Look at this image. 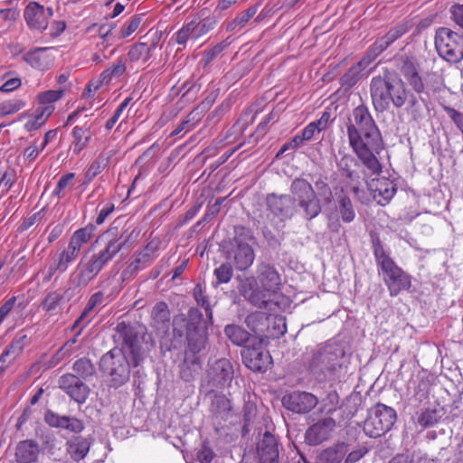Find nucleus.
<instances>
[{
  "label": "nucleus",
  "instance_id": "f257e3e1",
  "mask_svg": "<svg viewBox=\"0 0 463 463\" xmlns=\"http://www.w3.org/2000/svg\"><path fill=\"white\" fill-rule=\"evenodd\" d=\"M114 337L122 344V348H114L102 355L99 366L110 377L111 384L119 387L128 381L130 366H139L147 352L137 329L125 322L117 325Z\"/></svg>",
  "mask_w": 463,
  "mask_h": 463
},
{
  "label": "nucleus",
  "instance_id": "f03ea898",
  "mask_svg": "<svg viewBox=\"0 0 463 463\" xmlns=\"http://www.w3.org/2000/svg\"><path fill=\"white\" fill-rule=\"evenodd\" d=\"M352 116L354 121L346 126L349 146L370 175H379L383 167L378 156L384 148L381 131L364 104L354 108Z\"/></svg>",
  "mask_w": 463,
  "mask_h": 463
},
{
  "label": "nucleus",
  "instance_id": "7ed1b4c3",
  "mask_svg": "<svg viewBox=\"0 0 463 463\" xmlns=\"http://www.w3.org/2000/svg\"><path fill=\"white\" fill-rule=\"evenodd\" d=\"M194 298L199 306L203 307L208 317L204 319L201 310L196 307L189 309L186 321V342L184 357L180 364V377L190 382L194 379L202 369V359L200 353L203 351L208 340L207 326L213 322V311L209 301L203 294L202 288L197 285L194 289Z\"/></svg>",
  "mask_w": 463,
  "mask_h": 463
},
{
  "label": "nucleus",
  "instance_id": "20e7f679",
  "mask_svg": "<svg viewBox=\"0 0 463 463\" xmlns=\"http://www.w3.org/2000/svg\"><path fill=\"white\" fill-rule=\"evenodd\" d=\"M370 95L376 111H385L392 104L395 109H401L406 104L408 90L405 83L399 75L388 69L372 78Z\"/></svg>",
  "mask_w": 463,
  "mask_h": 463
},
{
  "label": "nucleus",
  "instance_id": "39448f33",
  "mask_svg": "<svg viewBox=\"0 0 463 463\" xmlns=\"http://www.w3.org/2000/svg\"><path fill=\"white\" fill-rule=\"evenodd\" d=\"M345 354L344 347L333 341L317 345L312 350L308 363L310 373L318 382L331 380L335 372L342 367Z\"/></svg>",
  "mask_w": 463,
  "mask_h": 463
},
{
  "label": "nucleus",
  "instance_id": "423d86ee",
  "mask_svg": "<svg viewBox=\"0 0 463 463\" xmlns=\"http://www.w3.org/2000/svg\"><path fill=\"white\" fill-rule=\"evenodd\" d=\"M254 236L252 232L244 226L234 227V236L224 247L226 259L241 271L247 270L255 260L252 248Z\"/></svg>",
  "mask_w": 463,
  "mask_h": 463
},
{
  "label": "nucleus",
  "instance_id": "0eeeda50",
  "mask_svg": "<svg viewBox=\"0 0 463 463\" xmlns=\"http://www.w3.org/2000/svg\"><path fill=\"white\" fill-rule=\"evenodd\" d=\"M373 247L376 263L383 272V279L390 295L396 296L402 290L408 289L411 287V277L390 258L378 239L373 241Z\"/></svg>",
  "mask_w": 463,
  "mask_h": 463
},
{
  "label": "nucleus",
  "instance_id": "6e6552de",
  "mask_svg": "<svg viewBox=\"0 0 463 463\" xmlns=\"http://www.w3.org/2000/svg\"><path fill=\"white\" fill-rule=\"evenodd\" d=\"M396 419L397 414L394 409L377 403L368 412L364 423V431L370 438H379L392 429Z\"/></svg>",
  "mask_w": 463,
  "mask_h": 463
},
{
  "label": "nucleus",
  "instance_id": "1a4fd4ad",
  "mask_svg": "<svg viewBox=\"0 0 463 463\" xmlns=\"http://www.w3.org/2000/svg\"><path fill=\"white\" fill-rule=\"evenodd\" d=\"M435 47L439 55L449 62L463 60V37L449 28L440 27L436 31Z\"/></svg>",
  "mask_w": 463,
  "mask_h": 463
},
{
  "label": "nucleus",
  "instance_id": "9d476101",
  "mask_svg": "<svg viewBox=\"0 0 463 463\" xmlns=\"http://www.w3.org/2000/svg\"><path fill=\"white\" fill-rule=\"evenodd\" d=\"M247 326L259 337H278L286 331L281 317L268 316L264 312L257 311L247 316Z\"/></svg>",
  "mask_w": 463,
  "mask_h": 463
},
{
  "label": "nucleus",
  "instance_id": "9b49d317",
  "mask_svg": "<svg viewBox=\"0 0 463 463\" xmlns=\"http://www.w3.org/2000/svg\"><path fill=\"white\" fill-rule=\"evenodd\" d=\"M217 21L214 17H204L202 19L194 18L189 23L184 24L177 32H175L172 39L182 46H185L189 40L196 41L206 35L216 26Z\"/></svg>",
  "mask_w": 463,
  "mask_h": 463
},
{
  "label": "nucleus",
  "instance_id": "f8f14e48",
  "mask_svg": "<svg viewBox=\"0 0 463 463\" xmlns=\"http://www.w3.org/2000/svg\"><path fill=\"white\" fill-rule=\"evenodd\" d=\"M317 403L318 399L316 395L304 391H293L286 393L282 398L283 407L298 414L309 412Z\"/></svg>",
  "mask_w": 463,
  "mask_h": 463
},
{
  "label": "nucleus",
  "instance_id": "ddd939ff",
  "mask_svg": "<svg viewBox=\"0 0 463 463\" xmlns=\"http://www.w3.org/2000/svg\"><path fill=\"white\" fill-rule=\"evenodd\" d=\"M24 19L27 25L33 30L43 31L53 15L52 7H44L36 2H31L24 9Z\"/></svg>",
  "mask_w": 463,
  "mask_h": 463
},
{
  "label": "nucleus",
  "instance_id": "4468645a",
  "mask_svg": "<svg viewBox=\"0 0 463 463\" xmlns=\"http://www.w3.org/2000/svg\"><path fill=\"white\" fill-rule=\"evenodd\" d=\"M397 66L411 88L418 94L423 93L425 84L422 77L419 73L418 64L415 59L402 55L398 59Z\"/></svg>",
  "mask_w": 463,
  "mask_h": 463
},
{
  "label": "nucleus",
  "instance_id": "2eb2a0df",
  "mask_svg": "<svg viewBox=\"0 0 463 463\" xmlns=\"http://www.w3.org/2000/svg\"><path fill=\"white\" fill-rule=\"evenodd\" d=\"M244 364L254 372L265 371L271 364V356L261 345L246 346L241 350Z\"/></svg>",
  "mask_w": 463,
  "mask_h": 463
},
{
  "label": "nucleus",
  "instance_id": "dca6fc26",
  "mask_svg": "<svg viewBox=\"0 0 463 463\" xmlns=\"http://www.w3.org/2000/svg\"><path fill=\"white\" fill-rule=\"evenodd\" d=\"M335 426V420L331 417H325L319 420L306 430V442L311 446L323 443L330 438Z\"/></svg>",
  "mask_w": 463,
  "mask_h": 463
},
{
  "label": "nucleus",
  "instance_id": "f3484780",
  "mask_svg": "<svg viewBox=\"0 0 463 463\" xmlns=\"http://www.w3.org/2000/svg\"><path fill=\"white\" fill-rule=\"evenodd\" d=\"M209 376L213 386L224 388L231 385L234 377L233 365L229 359L222 358L212 364Z\"/></svg>",
  "mask_w": 463,
  "mask_h": 463
},
{
  "label": "nucleus",
  "instance_id": "a211bd4d",
  "mask_svg": "<svg viewBox=\"0 0 463 463\" xmlns=\"http://www.w3.org/2000/svg\"><path fill=\"white\" fill-rule=\"evenodd\" d=\"M240 294L251 305L262 308L267 306L266 291L261 290L254 277H245L241 279L238 287Z\"/></svg>",
  "mask_w": 463,
  "mask_h": 463
},
{
  "label": "nucleus",
  "instance_id": "6ab92c4d",
  "mask_svg": "<svg viewBox=\"0 0 463 463\" xmlns=\"http://www.w3.org/2000/svg\"><path fill=\"white\" fill-rule=\"evenodd\" d=\"M59 386L72 400L78 403L86 402L89 395V387L73 373H66L60 377Z\"/></svg>",
  "mask_w": 463,
  "mask_h": 463
},
{
  "label": "nucleus",
  "instance_id": "aec40b11",
  "mask_svg": "<svg viewBox=\"0 0 463 463\" xmlns=\"http://www.w3.org/2000/svg\"><path fill=\"white\" fill-rule=\"evenodd\" d=\"M354 181L348 179L339 181L333 188L330 195V203H351L352 201H362L364 191L361 190Z\"/></svg>",
  "mask_w": 463,
  "mask_h": 463
},
{
  "label": "nucleus",
  "instance_id": "412c9836",
  "mask_svg": "<svg viewBox=\"0 0 463 463\" xmlns=\"http://www.w3.org/2000/svg\"><path fill=\"white\" fill-rule=\"evenodd\" d=\"M111 235H115L114 229L108 230L104 236L108 238L106 247L101 250L99 253L92 255L91 257L97 260V262L103 268L112 258L119 252V250L126 244L127 240L120 237L109 238Z\"/></svg>",
  "mask_w": 463,
  "mask_h": 463
},
{
  "label": "nucleus",
  "instance_id": "4be33fe9",
  "mask_svg": "<svg viewBox=\"0 0 463 463\" xmlns=\"http://www.w3.org/2000/svg\"><path fill=\"white\" fill-rule=\"evenodd\" d=\"M258 279L266 292L276 293L281 286V279L277 269L270 264L261 263L258 266Z\"/></svg>",
  "mask_w": 463,
  "mask_h": 463
},
{
  "label": "nucleus",
  "instance_id": "5701e85b",
  "mask_svg": "<svg viewBox=\"0 0 463 463\" xmlns=\"http://www.w3.org/2000/svg\"><path fill=\"white\" fill-rule=\"evenodd\" d=\"M257 449L260 463H279L278 442L269 431L263 434Z\"/></svg>",
  "mask_w": 463,
  "mask_h": 463
},
{
  "label": "nucleus",
  "instance_id": "b1692460",
  "mask_svg": "<svg viewBox=\"0 0 463 463\" xmlns=\"http://www.w3.org/2000/svg\"><path fill=\"white\" fill-rule=\"evenodd\" d=\"M103 268L92 257L86 262H80L75 271L71 275L84 288L99 273Z\"/></svg>",
  "mask_w": 463,
  "mask_h": 463
},
{
  "label": "nucleus",
  "instance_id": "393cba45",
  "mask_svg": "<svg viewBox=\"0 0 463 463\" xmlns=\"http://www.w3.org/2000/svg\"><path fill=\"white\" fill-rule=\"evenodd\" d=\"M40 453L39 444L33 439L20 441L16 448L14 458L17 463H34Z\"/></svg>",
  "mask_w": 463,
  "mask_h": 463
},
{
  "label": "nucleus",
  "instance_id": "a878e982",
  "mask_svg": "<svg viewBox=\"0 0 463 463\" xmlns=\"http://www.w3.org/2000/svg\"><path fill=\"white\" fill-rule=\"evenodd\" d=\"M49 49L47 47L35 48L24 53L23 59L34 69L40 71L48 70L53 61L52 57L47 54Z\"/></svg>",
  "mask_w": 463,
  "mask_h": 463
},
{
  "label": "nucleus",
  "instance_id": "bb28decb",
  "mask_svg": "<svg viewBox=\"0 0 463 463\" xmlns=\"http://www.w3.org/2000/svg\"><path fill=\"white\" fill-rule=\"evenodd\" d=\"M348 450V443L337 442L320 451L316 463H341Z\"/></svg>",
  "mask_w": 463,
  "mask_h": 463
},
{
  "label": "nucleus",
  "instance_id": "cd10ccee",
  "mask_svg": "<svg viewBox=\"0 0 463 463\" xmlns=\"http://www.w3.org/2000/svg\"><path fill=\"white\" fill-rule=\"evenodd\" d=\"M156 48V43L150 44L146 43H137L133 44L128 52V59L129 62L145 66L152 56L153 52Z\"/></svg>",
  "mask_w": 463,
  "mask_h": 463
},
{
  "label": "nucleus",
  "instance_id": "c85d7f7f",
  "mask_svg": "<svg viewBox=\"0 0 463 463\" xmlns=\"http://www.w3.org/2000/svg\"><path fill=\"white\" fill-rule=\"evenodd\" d=\"M294 202L312 203L316 198V192L312 185L303 178H296L290 186Z\"/></svg>",
  "mask_w": 463,
  "mask_h": 463
},
{
  "label": "nucleus",
  "instance_id": "c756f323",
  "mask_svg": "<svg viewBox=\"0 0 463 463\" xmlns=\"http://www.w3.org/2000/svg\"><path fill=\"white\" fill-rule=\"evenodd\" d=\"M362 164L361 160L355 158L353 155L345 153L336 162V167L340 175L350 180L355 181L359 179V174L356 168Z\"/></svg>",
  "mask_w": 463,
  "mask_h": 463
},
{
  "label": "nucleus",
  "instance_id": "7c9ffc66",
  "mask_svg": "<svg viewBox=\"0 0 463 463\" xmlns=\"http://www.w3.org/2000/svg\"><path fill=\"white\" fill-rule=\"evenodd\" d=\"M231 401L222 393H215L212 399L210 411L216 420H227L232 415Z\"/></svg>",
  "mask_w": 463,
  "mask_h": 463
},
{
  "label": "nucleus",
  "instance_id": "2f4dec72",
  "mask_svg": "<svg viewBox=\"0 0 463 463\" xmlns=\"http://www.w3.org/2000/svg\"><path fill=\"white\" fill-rule=\"evenodd\" d=\"M90 441L83 437L78 436L66 442V451L73 461L83 459L90 451Z\"/></svg>",
  "mask_w": 463,
  "mask_h": 463
},
{
  "label": "nucleus",
  "instance_id": "473e14b6",
  "mask_svg": "<svg viewBox=\"0 0 463 463\" xmlns=\"http://www.w3.org/2000/svg\"><path fill=\"white\" fill-rule=\"evenodd\" d=\"M92 125L85 123L83 126H75L72 129L71 136L74 139L72 145V152L79 155L84 148H86L91 140Z\"/></svg>",
  "mask_w": 463,
  "mask_h": 463
},
{
  "label": "nucleus",
  "instance_id": "72a5a7b5",
  "mask_svg": "<svg viewBox=\"0 0 463 463\" xmlns=\"http://www.w3.org/2000/svg\"><path fill=\"white\" fill-rule=\"evenodd\" d=\"M373 198L377 203L381 202V199L390 201L397 191L396 185L389 181L388 179H381L370 184Z\"/></svg>",
  "mask_w": 463,
  "mask_h": 463
},
{
  "label": "nucleus",
  "instance_id": "f704fd0d",
  "mask_svg": "<svg viewBox=\"0 0 463 463\" xmlns=\"http://www.w3.org/2000/svg\"><path fill=\"white\" fill-rule=\"evenodd\" d=\"M53 111V105L39 106L24 124L25 130L30 132L39 129Z\"/></svg>",
  "mask_w": 463,
  "mask_h": 463
},
{
  "label": "nucleus",
  "instance_id": "c9c22d12",
  "mask_svg": "<svg viewBox=\"0 0 463 463\" xmlns=\"http://www.w3.org/2000/svg\"><path fill=\"white\" fill-rule=\"evenodd\" d=\"M367 67L366 62L362 60L350 67L339 80L341 87L345 90L352 89L364 76V71Z\"/></svg>",
  "mask_w": 463,
  "mask_h": 463
},
{
  "label": "nucleus",
  "instance_id": "e433bc0d",
  "mask_svg": "<svg viewBox=\"0 0 463 463\" xmlns=\"http://www.w3.org/2000/svg\"><path fill=\"white\" fill-rule=\"evenodd\" d=\"M151 317L154 326L157 329H165L170 322V310L165 302H158L152 308Z\"/></svg>",
  "mask_w": 463,
  "mask_h": 463
},
{
  "label": "nucleus",
  "instance_id": "4c0bfd02",
  "mask_svg": "<svg viewBox=\"0 0 463 463\" xmlns=\"http://www.w3.org/2000/svg\"><path fill=\"white\" fill-rule=\"evenodd\" d=\"M407 32V28L403 24L397 25L391 28L383 36L378 38L375 42L384 52L391 46L396 40L401 38Z\"/></svg>",
  "mask_w": 463,
  "mask_h": 463
},
{
  "label": "nucleus",
  "instance_id": "58836bf2",
  "mask_svg": "<svg viewBox=\"0 0 463 463\" xmlns=\"http://www.w3.org/2000/svg\"><path fill=\"white\" fill-rule=\"evenodd\" d=\"M224 334L236 345H243L250 339V333L236 325L226 326Z\"/></svg>",
  "mask_w": 463,
  "mask_h": 463
},
{
  "label": "nucleus",
  "instance_id": "ea45409f",
  "mask_svg": "<svg viewBox=\"0 0 463 463\" xmlns=\"http://www.w3.org/2000/svg\"><path fill=\"white\" fill-rule=\"evenodd\" d=\"M72 370L75 373L74 375L79 377V379H80L81 381L89 379L96 372L95 367L90 362V360L86 357L78 359L73 364Z\"/></svg>",
  "mask_w": 463,
  "mask_h": 463
},
{
  "label": "nucleus",
  "instance_id": "a19ab883",
  "mask_svg": "<svg viewBox=\"0 0 463 463\" xmlns=\"http://www.w3.org/2000/svg\"><path fill=\"white\" fill-rule=\"evenodd\" d=\"M442 414L440 409H425L418 417V424L424 429L432 427L439 422Z\"/></svg>",
  "mask_w": 463,
  "mask_h": 463
},
{
  "label": "nucleus",
  "instance_id": "79ce46f5",
  "mask_svg": "<svg viewBox=\"0 0 463 463\" xmlns=\"http://www.w3.org/2000/svg\"><path fill=\"white\" fill-rule=\"evenodd\" d=\"M335 206V212H331L328 214L329 222H332L333 220H337L338 215L340 214L342 220L345 222H350L354 218V211L353 209V204H333Z\"/></svg>",
  "mask_w": 463,
  "mask_h": 463
},
{
  "label": "nucleus",
  "instance_id": "37998d69",
  "mask_svg": "<svg viewBox=\"0 0 463 463\" xmlns=\"http://www.w3.org/2000/svg\"><path fill=\"white\" fill-rule=\"evenodd\" d=\"M31 343L30 337L25 334H19L13 342L6 347L10 354L11 359H16L23 353L24 349Z\"/></svg>",
  "mask_w": 463,
  "mask_h": 463
},
{
  "label": "nucleus",
  "instance_id": "c03bdc74",
  "mask_svg": "<svg viewBox=\"0 0 463 463\" xmlns=\"http://www.w3.org/2000/svg\"><path fill=\"white\" fill-rule=\"evenodd\" d=\"M145 14H136L130 18L129 21L126 22L118 32V38L124 39L130 36L139 27L143 22Z\"/></svg>",
  "mask_w": 463,
  "mask_h": 463
},
{
  "label": "nucleus",
  "instance_id": "a18cd8bd",
  "mask_svg": "<svg viewBox=\"0 0 463 463\" xmlns=\"http://www.w3.org/2000/svg\"><path fill=\"white\" fill-rule=\"evenodd\" d=\"M258 11L257 6H250L245 12L239 14L227 26V30H235L237 26L244 27Z\"/></svg>",
  "mask_w": 463,
  "mask_h": 463
},
{
  "label": "nucleus",
  "instance_id": "49530a36",
  "mask_svg": "<svg viewBox=\"0 0 463 463\" xmlns=\"http://www.w3.org/2000/svg\"><path fill=\"white\" fill-rule=\"evenodd\" d=\"M75 179V174L74 173H68L64 175H62L57 185L53 191V194H56L59 198H63L66 191L72 188L75 184L74 182Z\"/></svg>",
  "mask_w": 463,
  "mask_h": 463
},
{
  "label": "nucleus",
  "instance_id": "de8ad7c7",
  "mask_svg": "<svg viewBox=\"0 0 463 463\" xmlns=\"http://www.w3.org/2000/svg\"><path fill=\"white\" fill-rule=\"evenodd\" d=\"M61 294L58 291L49 292L43 300L42 307L47 313L52 314L62 301Z\"/></svg>",
  "mask_w": 463,
  "mask_h": 463
},
{
  "label": "nucleus",
  "instance_id": "09e8293b",
  "mask_svg": "<svg viewBox=\"0 0 463 463\" xmlns=\"http://www.w3.org/2000/svg\"><path fill=\"white\" fill-rule=\"evenodd\" d=\"M232 264L228 262L221 264L214 269V275L217 279V284L228 283L233 275Z\"/></svg>",
  "mask_w": 463,
  "mask_h": 463
},
{
  "label": "nucleus",
  "instance_id": "8fccbe9b",
  "mask_svg": "<svg viewBox=\"0 0 463 463\" xmlns=\"http://www.w3.org/2000/svg\"><path fill=\"white\" fill-rule=\"evenodd\" d=\"M149 249H144L137 256L134 261H132L129 266L128 267V269L132 272H137L142 265L143 267H146L148 265L152 260L154 259L153 256H151L150 252H147Z\"/></svg>",
  "mask_w": 463,
  "mask_h": 463
},
{
  "label": "nucleus",
  "instance_id": "3c124183",
  "mask_svg": "<svg viewBox=\"0 0 463 463\" xmlns=\"http://www.w3.org/2000/svg\"><path fill=\"white\" fill-rule=\"evenodd\" d=\"M229 43L226 42H222L214 45L210 50L206 51L203 54V57L202 58L201 62H203V66L209 65L212 61H213L217 56L223 52L227 47Z\"/></svg>",
  "mask_w": 463,
  "mask_h": 463
},
{
  "label": "nucleus",
  "instance_id": "603ef678",
  "mask_svg": "<svg viewBox=\"0 0 463 463\" xmlns=\"http://www.w3.org/2000/svg\"><path fill=\"white\" fill-rule=\"evenodd\" d=\"M407 110L411 114L413 119L417 120L422 116V107L420 99L414 94H409L407 98Z\"/></svg>",
  "mask_w": 463,
  "mask_h": 463
},
{
  "label": "nucleus",
  "instance_id": "864d4df0",
  "mask_svg": "<svg viewBox=\"0 0 463 463\" xmlns=\"http://www.w3.org/2000/svg\"><path fill=\"white\" fill-rule=\"evenodd\" d=\"M63 91L58 90H47L38 95L39 106L52 105L55 101L59 100L62 97Z\"/></svg>",
  "mask_w": 463,
  "mask_h": 463
},
{
  "label": "nucleus",
  "instance_id": "5fc2aeb1",
  "mask_svg": "<svg viewBox=\"0 0 463 463\" xmlns=\"http://www.w3.org/2000/svg\"><path fill=\"white\" fill-rule=\"evenodd\" d=\"M0 178L3 181V191H8L16 181V172L14 168L4 169L0 166Z\"/></svg>",
  "mask_w": 463,
  "mask_h": 463
},
{
  "label": "nucleus",
  "instance_id": "6e6d98bb",
  "mask_svg": "<svg viewBox=\"0 0 463 463\" xmlns=\"http://www.w3.org/2000/svg\"><path fill=\"white\" fill-rule=\"evenodd\" d=\"M132 100V98L131 97H128L126 98L121 103L120 105L117 108V109L115 110L113 116L106 122L105 124V128L107 130H111L113 128V127L115 126V124L117 123V121L118 120V118H120L123 110L129 105V103L131 102Z\"/></svg>",
  "mask_w": 463,
  "mask_h": 463
},
{
  "label": "nucleus",
  "instance_id": "4d7b16f0",
  "mask_svg": "<svg viewBox=\"0 0 463 463\" xmlns=\"http://www.w3.org/2000/svg\"><path fill=\"white\" fill-rule=\"evenodd\" d=\"M78 255L79 254L74 250V249H71L68 246L67 249L64 250L60 255L59 263L61 271H65L69 264L72 262L78 257Z\"/></svg>",
  "mask_w": 463,
  "mask_h": 463
},
{
  "label": "nucleus",
  "instance_id": "13d9d810",
  "mask_svg": "<svg viewBox=\"0 0 463 463\" xmlns=\"http://www.w3.org/2000/svg\"><path fill=\"white\" fill-rule=\"evenodd\" d=\"M66 418L67 416H60L52 411H47L44 415L45 422L53 428L64 429Z\"/></svg>",
  "mask_w": 463,
  "mask_h": 463
},
{
  "label": "nucleus",
  "instance_id": "bf43d9fd",
  "mask_svg": "<svg viewBox=\"0 0 463 463\" xmlns=\"http://www.w3.org/2000/svg\"><path fill=\"white\" fill-rule=\"evenodd\" d=\"M84 287L78 285V282L71 276L70 282L64 292L61 294L62 299L70 301L75 296L79 295Z\"/></svg>",
  "mask_w": 463,
  "mask_h": 463
},
{
  "label": "nucleus",
  "instance_id": "052dcab7",
  "mask_svg": "<svg viewBox=\"0 0 463 463\" xmlns=\"http://www.w3.org/2000/svg\"><path fill=\"white\" fill-rule=\"evenodd\" d=\"M331 122H333L331 112L326 109L317 120L312 121V124L315 125L316 131L319 134L326 130Z\"/></svg>",
  "mask_w": 463,
  "mask_h": 463
},
{
  "label": "nucleus",
  "instance_id": "680f3d73",
  "mask_svg": "<svg viewBox=\"0 0 463 463\" xmlns=\"http://www.w3.org/2000/svg\"><path fill=\"white\" fill-rule=\"evenodd\" d=\"M24 102L20 99H13L7 100L0 103L1 109L3 111V116L10 115L14 112L19 111L21 109L24 107Z\"/></svg>",
  "mask_w": 463,
  "mask_h": 463
},
{
  "label": "nucleus",
  "instance_id": "e2e57ef3",
  "mask_svg": "<svg viewBox=\"0 0 463 463\" xmlns=\"http://www.w3.org/2000/svg\"><path fill=\"white\" fill-rule=\"evenodd\" d=\"M368 452V449L364 446H358L353 450L346 453L345 458V463H356L361 458H363Z\"/></svg>",
  "mask_w": 463,
  "mask_h": 463
},
{
  "label": "nucleus",
  "instance_id": "0e129e2a",
  "mask_svg": "<svg viewBox=\"0 0 463 463\" xmlns=\"http://www.w3.org/2000/svg\"><path fill=\"white\" fill-rule=\"evenodd\" d=\"M45 207L42 208L40 211H38L37 213H33V215H31L30 217L24 219L22 223L20 224L19 228H18V231L19 232H24L27 229H29L31 226H33V224L42 221V219L43 218L44 216V213H45Z\"/></svg>",
  "mask_w": 463,
  "mask_h": 463
},
{
  "label": "nucleus",
  "instance_id": "69168bd1",
  "mask_svg": "<svg viewBox=\"0 0 463 463\" xmlns=\"http://www.w3.org/2000/svg\"><path fill=\"white\" fill-rule=\"evenodd\" d=\"M213 451L210 448L208 441L204 440L201 449L197 452V459L201 463H211L213 458Z\"/></svg>",
  "mask_w": 463,
  "mask_h": 463
},
{
  "label": "nucleus",
  "instance_id": "338daca9",
  "mask_svg": "<svg viewBox=\"0 0 463 463\" xmlns=\"http://www.w3.org/2000/svg\"><path fill=\"white\" fill-rule=\"evenodd\" d=\"M383 51L381 47L374 42L373 44L369 46L366 51L365 55L361 59L363 61L366 62V65L369 66L372 61H373Z\"/></svg>",
  "mask_w": 463,
  "mask_h": 463
},
{
  "label": "nucleus",
  "instance_id": "774afa93",
  "mask_svg": "<svg viewBox=\"0 0 463 463\" xmlns=\"http://www.w3.org/2000/svg\"><path fill=\"white\" fill-rule=\"evenodd\" d=\"M449 12L451 14V18L459 27L463 29V5L456 4L453 5Z\"/></svg>",
  "mask_w": 463,
  "mask_h": 463
}]
</instances>
